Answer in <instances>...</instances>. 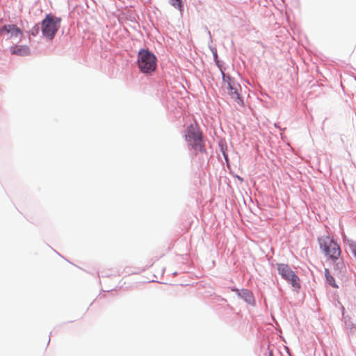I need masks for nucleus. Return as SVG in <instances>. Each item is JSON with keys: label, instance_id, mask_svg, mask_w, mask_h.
<instances>
[{"label": "nucleus", "instance_id": "nucleus-8", "mask_svg": "<svg viewBox=\"0 0 356 356\" xmlns=\"http://www.w3.org/2000/svg\"><path fill=\"white\" fill-rule=\"evenodd\" d=\"M12 54L18 56H26L29 54V48L26 45L16 46L10 49Z\"/></svg>", "mask_w": 356, "mask_h": 356}, {"label": "nucleus", "instance_id": "nucleus-9", "mask_svg": "<svg viewBox=\"0 0 356 356\" xmlns=\"http://www.w3.org/2000/svg\"><path fill=\"white\" fill-rule=\"evenodd\" d=\"M325 275L327 280V282L334 288H337V285L335 282L334 278L330 275L328 269L325 270Z\"/></svg>", "mask_w": 356, "mask_h": 356}, {"label": "nucleus", "instance_id": "nucleus-3", "mask_svg": "<svg viewBox=\"0 0 356 356\" xmlns=\"http://www.w3.org/2000/svg\"><path fill=\"white\" fill-rule=\"evenodd\" d=\"M60 25V19L51 15H47L42 22V33L44 37L52 40Z\"/></svg>", "mask_w": 356, "mask_h": 356}, {"label": "nucleus", "instance_id": "nucleus-6", "mask_svg": "<svg viewBox=\"0 0 356 356\" xmlns=\"http://www.w3.org/2000/svg\"><path fill=\"white\" fill-rule=\"evenodd\" d=\"M222 88L227 90L228 95L234 99L238 104H243V100L238 92L240 86L236 83L234 79L228 75H225L224 73H222Z\"/></svg>", "mask_w": 356, "mask_h": 356}, {"label": "nucleus", "instance_id": "nucleus-12", "mask_svg": "<svg viewBox=\"0 0 356 356\" xmlns=\"http://www.w3.org/2000/svg\"><path fill=\"white\" fill-rule=\"evenodd\" d=\"M237 178H238L240 181H243L242 178H241L240 177H237Z\"/></svg>", "mask_w": 356, "mask_h": 356}, {"label": "nucleus", "instance_id": "nucleus-1", "mask_svg": "<svg viewBox=\"0 0 356 356\" xmlns=\"http://www.w3.org/2000/svg\"><path fill=\"white\" fill-rule=\"evenodd\" d=\"M138 65L145 74H150L156 69V58L154 54L146 49H141L138 54Z\"/></svg>", "mask_w": 356, "mask_h": 356}, {"label": "nucleus", "instance_id": "nucleus-4", "mask_svg": "<svg viewBox=\"0 0 356 356\" xmlns=\"http://www.w3.org/2000/svg\"><path fill=\"white\" fill-rule=\"evenodd\" d=\"M185 136L186 141L193 148L198 151L203 150L202 135L196 124H191L188 127Z\"/></svg>", "mask_w": 356, "mask_h": 356}, {"label": "nucleus", "instance_id": "nucleus-10", "mask_svg": "<svg viewBox=\"0 0 356 356\" xmlns=\"http://www.w3.org/2000/svg\"><path fill=\"white\" fill-rule=\"evenodd\" d=\"M171 4L179 9L182 7L181 0H171Z\"/></svg>", "mask_w": 356, "mask_h": 356}, {"label": "nucleus", "instance_id": "nucleus-11", "mask_svg": "<svg viewBox=\"0 0 356 356\" xmlns=\"http://www.w3.org/2000/svg\"><path fill=\"white\" fill-rule=\"evenodd\" d=\"M353 253H354L355 256L356 257V245H355V247L353 248Z\"/></svg>", "mask_w": 356, "mask_h": 356}, {"label": "nucleus", "instance_id": "nucleus-7", "mask_svg": "<svg viewBox=\"0 0 356 356\" xmlns=\"http://www.w3.org/2000/svg\"><path fill=\"white\" fill-rule=\"evenodd\" d=\"M0 36L6 39H15L20 41L23 37L22 30L15 24H6L0 27Z\"/></svg>", "mask_w": 356, "mask_h": 356}, {"label": "nucleus", "instance_id": "nucleus-5", "mask_svg": "<svg viewBox=\"0 0 356 356\" xmlns=\"http://www.w3.org/2000/svg\"><path fill=\"white\" fill-rule=\"evenodd\" d=\"M277 269L282 277L290 283L295 289H300V280L288 264H277Z\"/></svg>", "mask_w": 356, "mask_h": 356}, {"label": "nucleus", "instance_id": "nucleus-2", "mask_svg": "<svg viewBox=\"0 0 356 356\" xmlns=\"http://www.w3.org/2000/svg\"><path fill=\"white\" fill-rule=\"evenodd\" d=\"M318 243L321 250L329 259L336 261L339 258L341 255L340 246L329 236L319 238Z\"/></svg>", "mask_w": 356, "mask_h": 356}]
</instances>
